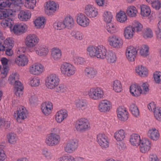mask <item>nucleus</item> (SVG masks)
<instances>
[{
	"mask_svg": "<svg viewBox=\"0 0 161 161\" xmlns=\"http://www.w3.org/2000/svg\"><path fill=\"white\" fill-rule=\"evenodd\" d=\"M88 97L93 100L98 101L104 98V92L101 88L98 87H92L88 91Z\"/></svg>",
	"mask_w": 161,
	"mask_h": 161,
	"instance_id": "f257e3e1",
	"label": "nucleus"
},
{
	"mask_svg": "<svg viewBox=\"0 0 161 161\" xmlns=\"http://www.w3.org/2000/svg\"><path fill=\"white\" fill-rule=\"evenodd\" d=\"M59 81V79L57 75L54 73L51 74L46 77L45 84L48 89H53L58 86Z\"/></svg>",
	"mask_w": 161,
	"mask_h": 161,
	"instance_id": "f03ea898",
	"label": "nucleus"
},
{
	"mask_svg": "<svg viewBox=\"0 0 161 161\" xmlns=\"http://www.w3.org/2000/svg\"><path fill=\"white\" fill-rule=\"evenodd\" d=\"M79 146V140L76 138L68 139L65 143L64 149L67 153H71L75 152Z\"/></svg>",
	"mask_w": 161,
	"mask_h": 161,
	"instance_id": "7ed1b4c3",
	"label": "nucleus"
},
{
	"mask_svg": "<svg viewBox=\"0 0 161 161\" xmlns=\"http://www.w3.org/2000/svg\"><path fill=\"white\" fill-rule=\"evenodd\" d=\"M60 69L63 75L68 77L74 75L76 71L75 67L72 64L67 62L61 65Z\"/></svg>",
	"mask_w": 161,
	"mask_h": 161,
	"instance_id": "20e7f679",
	"label": "nucleus"
},
{
	"mask_svg": "<svg viewBox=\"0 0 161 161\" xmlns=\"http://www.w3.org/2000/svg\"><path fill=\"white\" fill-rule=\"evenodd\" d=\"M107 41L110 46L117 49L121 47L123 44V40L119 36L116 35L109 36L107 38Z\"/></svg>",
	"mask_w": 161,
	"mask_h": 161,
	"instance_id": "39448f33",
	"label": "nucleus"
},
{
	"mask_svg": "<svg viewBox=\"0 0 161 161\" xmlns=\"http://www.w3.org/2000/svg\"><path fill=\"white\" fill-rule=\"evenodd\" d=\"M75 127L78 131H85L90 129V124L89 121L87 119L81 118L76 121Z\"/></svg>",
	"mask_w": 161,
	"mask_h": 161,
	"instance_id": "423d86ee",
	"label": "nucleus"
},
{
	"mask_svg": "<svg viewBox=\"0 0 161 161\" xmlns=\"http://www.w3.org/2000/svg\"><path fill=\"white\" fill-rule=\"evenodd\" d=\"M60 141L61 138L59 135L56 133H50L46 136L45 142L47 146L52 147L58 145Z\"/></svg>",
	"mask_w": 161,
	"mask_h": 161,
	"instance_id": "0eeeda50",
	"label": "nucleus"
},
{
	"mask_svg": "<svg viewBox=\"0 0 161 161\" xmlns=\"http://www.w3.org/2000/svg\"><path fill=\"white\" fill-rule=\"evenodd\" d=\"M29 73L34 75H40L44 71V66L41 63H35L30 65L28 68Z\"/></svg>",
	"mask_w": 161,
	"mask_h": 161,
	"instance_id": "6e6552de",
	"label": "nucleus"
},
{
	"mask_svg": "<svg viewBox=\"0 0 161 161\" xmlns=\"http://www.w3.org/2000/svg\"><path fill=\"white\" fill-rule=\"evenodd\" d=\"M39 42V39L37 35L34 34H30L25 39V43L28 48L35 47Z\"/></svg>",
	"mask_w": 161,
	"mask_h": 161,
	"instance_id": "1a4fd4ad",
	"label": "nucleus"
},
{
	"mask_svg": "<svg viewBox=\"0 0 161 161\" xmlns=\"http://www.w3.org/2000/svg\"><path fill=\"white\" fill-rule=\"evenodd\" d=\"M28 116V111L24 106H21L17 110L14 112V116L17 121L20 122L21 121L27 118Z\"/></svg>",
	"mask_w": 161,
	"mask_h": 161,
	"instance_id": "9d476101",
	"label": "nucleus"
},
{
	"mask_svg": "<svg viewBox=\"0 0 161 161\" xmlns=\"http://www.w3.org/2000/svg\"><path fill=\"white\" fill-rule=\"evenodd\" d=\"M59 8L58 4L53 1H49L45 6V12L48 15H53Z\"/></svg>",
	"mask_w": 161,
	"mask_h": 161,
	"instance_id": "9b49d317",
	"label": "nucleus"
},
{
	"mask_svg": "<svg viewBox=\"0 0 161 161\" xmlns=\"http://www.w3.org/2000/svg\"><path fill=\"white\" fill-rule=\"evenodd\" d=\"M77 23L82 27H86L88 26L90 23L89 18L84 14L79 13L76 16Z\"/></svg>",
	"mask_w": 161,
	"mask_h": 161,
	"instance_id": "f8f14e48",
	"label": "nucleus"
},
{
	"mask_svg": "<svg viewBox=\"0 0 161 161\" xmlns=\"http://www.w3.org/2000/svg\"><path fill=\"white\" fill-rule=\"evenodd\" d=\"M97 142L102 149L108 147L109 141L108 137L104 134L99 133L97 136Z\"/></svg>",
	"mask_w": 161,
	"mask_h": 161,
	"instance_id": "ddd939ff",
	"label": "nucleus"
},
{
	"mask_svg": "<svg viewBox=\"0 0 161 161\" xmlns=\"http://www.w3.org/2000/svg\"><path fill=\"white\" fill-rule=\"evenodd\" d=\"M137 54V51L136 48L132 46L128 47L125 50V56L127 59L130 62L134 61Z\"/></svg>",
	"mask_w": 161,
	"mask_h": 161,
	"instance_id": "4468645a",
	"label": "nucleus"
},
{
	"mask_svg": "<svg viewBox=\"0 0 161 161\" xmlns=\"http://www.w3.org/2000/svg\"><path fill=\"white\" fill-rule=\"evenodd\" d=\"M139 146L141 152L144 153H147L151 147V141L147 138H142Z\"/></svg>",
	"mask_w": 161,
	"mask_h": 161,
	"instance_id": "2eb2a0df",
	"label": "nucleus"
},
{
	"mask_svg": "<svg viewBox=\"0 0 161 161\" xmlns=\"http://www.w3.org/2000/svg\"><path fill=\"white\" fill-rule=\"evenodd\" d=\"M116 113L119 120L122 121H125L129 117V113L126 108L124 107H118L117 109Z\"/></svg>",
	"mask_w": 161,
	"mask_h": 161,
	"instance_id": "dca6fc26",
	"label": "nucleus"
},
{
	"mask_svg": "<svg viewBox=\"0 0 161 161\" xmlns=\"http://www.w3.org/2000/svg\"><path fill=\"white\" fill-rule=\"evenodd\" d=\"M84 13L87 17L90 18H95L98 15L97 9L91 5H88L85 7Z\"/></svg>",
	"mask_w": 161,
	"mask_h": 161,
	"instance_id": "f3484780",
	"label": "nucleus"
},
{
	"mask_svg": "<svg viewBox=\"0 0 161 161\" xmlns=\"http://www.w3.org/2000/svg\"><path fill=\"white\" fill-rule=\"evenodd\" d=\"M29 51L31 52L35 51L36 54L40 57H45L49 53L48 47L44 45L35 47L34 49H30Z\"/></svg>",
	"mask_w": 161,
	"mask_h": 161,
	"instance_id": "a211bd4d",
	"label": "nucleus"
},
{
	"mask_svg": "<svg viewBox=\"0 0 161 161\" xmlns=\"http://www.w3.org/2000/svg\"><path fill=\"white\" fill-rule=\"evenodd\" d=\"M147 137L153 141H157L160 138V135L158 130L155 127H150L147 133Z\"/></svg>",
	"mask_w": 161,
	"mask_h": 161,
	"instance_id": "6ab92c4d",
	"label": "nucleus"
},
{
	"mask_svg": "<svg viewBox=\"0 0 161 161\" xmlns=\"http://www.w3.org/2000/svg\"><path fill=\"white\" fill-rule=\"evenodd\" d=\"M41 108L43 114L45 116H48L52 113L53 109L52 103L49 101L43 103L41 106Z\"/></svg>",
	"mask_w": 161,
	"mask_h": 161,
	"instance_id": "aec40b11",
	"label": "nucleus"
},
{
	"mask_svg": "<svg viewBox=\"0 0 161 161\" xmlns=\"http://www.w3.org/2000/svg\"><path fill=\"white\" fill-rule=\"evenodd\" d=\"M112 108L110 102L107 100H103L100 102L98 105V109L101 112H109Z\"/></svg>",
	"mask_w": 161,
	"mask_h": 161,
	"instance_id": "412c9836",
	"label": "nucleus"
},
{
	"mask_svg": "<svg viewBox=\"0 0 161 161\" xmlns=\"http://www.w3.org/2000/svg\"><path fill=\"white\" fill-rule=\"evenodd\" d=\"M68 115V112L65 109H61L56 112L55 120L58 123H61L66 119Z\"/></svg>",
	"mask_w": 161,
	"mask_h": 161,
	"instance_id": "4be33fe9",
	"label": "nucleus"
},
{
	"mask_svg": "<svg viewBox=\"0 0 161 161\" xmlns=\"http://www.w3.org/2000/svg\"><path fill=\"white\" fill-rule=\"evenodd\" d=\"M130 91L131 95L136 97L140 96L142 93L141 86L137 84L131 85L130 87Z\"/></svg>",
	"mask_w": 161,
	"mask_h": 161,
	"instance_id": "5701e85b",
	"label": "nucleus"
},
{
	"mask_svg": "<svg viewBox=\"0 0 161 161\" xmlns=\"http://www.w3.org/2000/svg\"><path fill=\"white\" fill-rule=\"evenodd\" d=\"M28 62V57L24 54H20L15 60V62L19 66H25L27 65Z\"/></svg>",
	"mask_w": 161,
	"mask_h": 161,
	"instance_id": "b1692460",
	"label": "nucleus"
},
{
	"mask_svg": "<svg viewBox=\"0 0 161 161\" xmlns=\"http://www.w3.org/2000/svg\"><path fill=\"white\" fill-rule=\"evenodd\" d=\"M27 29V26L26 25L23 23L17 24L14 25L11 31L14 34H18L25 32Z\"/></svg>",
	"mask_w": 161,
	"mask_h": 161,
	"instance_id": "393cba45",
	"label": "nucleus"
},
{
	"mask_svg": "<svg viewBox=\"0 0 161 161\" xmlns=\"http://www.w3.org/2000/svg\"><path fill=\"white\" fill-rule=\"evenodd\" d=\"M107 52V50L105 47L102 45H98L95 58L102 59H105L106 57Z\"/></svg>",
	"mask_w": 161,
	"mask_h": 161,
	"instance_id": "a878e982",
	"label": "nucleus"
},
{
	"mask_svg": "<svg viewBox=\"0 0 161 161\" xmlns=\"http://www.w3.org/2000/svg\"><path fill=\"white\" fill-rule=\"evenodd\" d=\"M135 71L136 73L138 75L142 77L147 76L148 74V70L144 66L138 65L136 67Z\"/></svg>",
	"mask_w": 161,
	"mask_h": 161,
	"instance_id": "bb28decb",
	"label": "nucleus"
},
{
	"mask_svg": "<svg viewBox=\"0 0 161 161\" xmlns=\"http://www.w3.org/2000/svg\"><path fill=\"white\" fill-rule=\"evenodd\" d=\"M14 91L16 96L20 97L23 94V86L21 82L19 81L16 80L14 83Z\"/></svg>",
	"mask_w": 161,
	"mask_h": 161,
	"instance_id": "cd10ccee",
	"label": "nucleus"
},
{
	"mask_svg": "<svg viewBox=\"0 0 161 161\" xmlns=\"http://www.w3.org/2000/svg\"><path fill=\"white\" fill-rule=\"evenodd\" d=\"M31 13L28 10H22L18 14V18L21 21H26L30 19L31 17Z\"/></svg>",
	"mask_w": 161,
	"mask_h": 161,
	"instance_id": "c85d7f7f",
	"label": "nucleus"
},
{
	"mask_svg": "<svg viewBox=\"0 0 161 161\" xmlns=\"http://www.w3.org/2000/svg\"><path fill=\"white\" fill-rule=\"evenodd\" d=\"M57 161H85L84 158L77 157L75 158L70 155L63 156L58 158Z\"/></svg>",
	"mask_w": 161,
	"mask_h": 161,
	"instance_id": "c756f323",
	"label": "nucleus"
},
{
	"mask_svg": "<svg viewBox=\"0 0 161 161\" xmlns=\"http://www.w3.org/2000/svg\"><path fill=\"white\" fill-rule=\"evenodd\" d=\"M52 58L55 61L60 60L62 56V52L61 50L58 47H54L51 50Z\"/></svg>",
	"mask_w": 161,
	"mask_h": 161,
	"instance_id": "7c9ffc66",
	"label": "nucleus"
},
{
	"mask_svg": "<svg viewBox=\"0 0 161 161\" xmlns=\"http://www.w3.org/2000/svg\"><path fill=\"white\" fill-rule=\"evenodd\" d=\"M135 33V31L133 30L131 25H129L124 29L123 35L125 39H126L130 40L132 39Z\"/></svg>",
	"mask_w": 161,
	"mask_h": 161,
	"instance_id": "2f4dec72",
	"label": "nucleus"
},
{
	"mask_svg": "<svg viewBox=\"0 0 161 161\" xmlns=\"http://www.w3.org/2000/svg\"><path fill=\"white\" fill-rule=\"evenodd\" d=\"M98 45L97 46L90 45L86 48L87 54L91 58H95Z\"/></svg>",
	"mask_w": 161,
	"mask_h": 161,
	"instance_id": "473e14b6",
	"label": "nucleus"
},
{
	"mask_svg": "<svg viewBox=\"0 0 161 161\" xmlns=\"http://www.w3.org/2000/svg\"><path fill=\"white\" fill-rule=\"evenodd\" d=\"M140 14L144 18H149L151 15V10L150 8L147 5L142 4L140 6Z\"/></svg>",
	"mask_w": 161,
	"mask_h": 161,
	"instance_id": "72a5a7b5",
	"label": "nucleus"
},
{
	"mask_svg": "<svg viewBox=\"0 0 161 161\" xmlns=\"http://www.w3.org/2000/svg\"><path fill=\"white\" fill-rule=\"evenodd\" d=\"M116 19L118 22L125 23L127 20L128 17L124 11L120 10L117 13Z\"/></svg>",
	"mask_w": 161,
	"mask_h": 161,
	"instance_id": "f704fd0d",
	"label": "nucleus"
},
{
	"mask_svg": "<svg viewBox=\"0 0 161 161\" xmlns=\"http://www.w3.org/2000/svg\"><path fill=\"white\" fill-rule=\"evenodd\" d=\"M111 87L113 90L117 93H119L123 90L121 82L117 80H115L111 82Z\"/></svg>",
	"mask_w": 161,
	"mask_h": 161,
	"instance_id": "c9c22d12",
	"label": "nucleus"
},
{
	"mask_svg": "<svg viewBox=\"0 0 161 161\" xmlns=\"http://www.w3.org/2000/svg\"><path fill=\"white\" fill-rule=\"evenodd\" d=\"M46 20L43 16L37 17L34 21L35 27L38 29L43 28L45 24Z\"/></svg>",
	"mask_w": 161,
	"mask_h": 161,
	"instance_id": "e433bc0d",
	"label": "nucleus"
},
{
	"mask_svg": "<svg viewBox=\"0 0 161 161\" xmlns=\"http://www.w3.org/2000/svg\"><path fill=\"white\" fill-rule=\"evenodd\" d=\"M141 140L140 135L137 134H132L130 138V142L131 144L136 147L139 146Z\"/></svg>",
	"mask_w": 161,
	"mask_h": 161,
	"instance_id": "4c0bfd02",
	"label": "nucleus"
},
{
	"mask_svg": "<svg viewBox=\"0 0 161 161\" xmlns=\"http://www.w3.org/2000/svg\"><path fill=\"white\" fill-rule=\"evenodd\" d=\"M63 22L64 25L65 26V28L67 29H70L74 26V19L72 16L70 15L65 17Z\"/></svg>",
	"mask_w": 161,
	"mask_h": 161,
	"instance_id": "58836bf2",
	"label": "nucleus"
},
{
	"mask_svg": "<svg viewBox=\"0 0 161 161\" xmlns=\"http://www.w3.org/2000/svg\"><path fill=\"white\" fill-rule=\"evenodd\" d=\"M84 72L86 76L91 79L94 78L97 73V69L92 67L86 68L84 70Z\"/></svg>",
	"mask_w": 161,
	"mask_h": 161,
	"instance_id": "ea45409f",
	"label": "nucleus"
},
{
	"mask_svg": "<svg viewBox=\"0 0 161 161\" xmlns=\"http://www.w3.org/2000/svg\"><path fill=\"white\" fill-rule=\"evenodd\" d=\"M126 135L125 130L120 129L116 131L114 133V137L118 142H121L124 140Z\"/></svg>",
	"mask_w": 161,
	"mask_h": 161,
	"instance_id": "a19ab883",
	"label": "nucleus"
},
{
	"mask_svg": "<svg viewBox=\"0 0 161 161\" xmlns=\"http://www.w3.org/2000/svg\"><path fill=\"white\" fill-rule=\"evenodd\" d=\"M107 62L110 64H113L115 63L117 58L115 53L112 51L107 52V55L105 58Z\"/></svg>",
	"mask_w": 161,
	"mask_h": 161,
	"instance_id": "79ce46f5",
	"label": "nucleus"
},
{
	"mask_svg": "<svg viewBox=\"0 0 161 161\" xmlns=\"http://www.w3.org/2000/svg\"><path fill=\"white\" fill-rule=\"evenodd\" d=\"M126 13L130 17L133 18L137 15L138 10L135 6L130 5L127 7L126 10Z\"/></svg>",
	"mask_w": 161,
	"mask_h": 161,
	"instance_id": "37998d69",
	"label": "nucleus"
},
{
	"mask_svg": "<svg viewBox=\"0 0 161 161\" xmlns=\"http://www.w3.org/2000/svg\"><path fill=\"white\" fill-rule=\"evenodd\" d=\"M14 24V21L11 18L3 19L1 22V25L3 28H9L10 31H12V26Z\"/></svg>",
	"mask_w": 161,
	"mask_h": 161,
	"instance_id": "c03bdc74",
	"label": "nucleus"
},
{
	"mask_svg": "<svg viewBox=\"0 0 161 161\" xmlns=\"http://www.w3.org/2000/svg\"><path fill=\"white\" fill-rule=\"evenodd\" d=\"M6 136L8 143L11 144H15L18 140L17 134L14 132L9 133Z\"/></svg>",
	"mask_w": 161,
	"mask_h": 161,
	"instance_id": "a18cd8bd",
	"label": "nucleus"
},
{
	"mask_svg": "<svg viewBox=\"0 0 161 161\" xmlns=\"http://www.w3.org/2000/svg\"><path fill=\"white\" fill-rule=\"evenodd\" d=\"M76 107L82 110H85L87 106V104L86 100L83 99L77 100L75 102Z\"/></svg>",
	"mask_w": 161,
	"mask_h": 161,
	"instance_id": "49530a36",
	"label": "nucleus"
},
{
	"mask_svg": "<svg viewBox=\"0 0 161 161\" xmlns=\"http://www.w3.org/2000/svg\"><path fill=\"white\" fill-rule=\"evenodd\" d=\"M142 35L146 39L151 38L153 36V33L151 28L147 27L144 29Z\"/></svg>",
	"mask_w": 161,
	"mask_h": 161,
	"instance_id": "de8ad7c7",
	"label": "nucleus"
},
{
	"mask_svg": "<svg viewBox=\"0 0 161 161\" xmlns=\"http://www.w3.org/2000/svg\"><path fill=\"white\" fill-rule=\"evenodd\" d=\"M28 83L29 85L32 87H37L40 84V78L36 76L31 77L29 79Z\"/></svg>",
	"mask_w": 161,
	"mask_h": 161,
	"instance_id": "09e8293b",
	"label": "nucleus"
},
{
	"mask_svg": "<svg viewBox=\"0 0 161 161\" xmlns=\"http://www.w3.org/2000/svg\"><path fill=\"white\" fill-rule=\"evenodd\" d=\"M106 29L109 33L113 34L117 31L118 28L115 24L110 22L107 24Z\"/></svg>",
	"mask_w": 161,
	"mask_h": 161,
	"instance_id": "8fccbe9b",
	"label": "nucleus"
},
{
	"mask_svg": "<svg viewBox=\"0 0 161 161\" xmlns=\"http://www.w3.org/2000/svg\"><path fill=\"white\" fill-rule=\"evenodd\" d=\"M129 110L132 114L136 117H137L139 114L138 108L136 105L134 103H131L129 105Z\"/></svg>",
	"mask_w": 161,
	"mask_h": 161,
	"instance_id": "3c124183",
	"label": "nucleus"
},
{
	"mask_svg": "<svg viewBox=\"0 0 161 161\" xmlns=\"http://www.w3.org/2000/svg\"><path fill=\"white\" fill-rule=\"evenodd\" d=\"M103 20L106 23H110L113 18V15L112 13L109 11H104L102 14Z\"/></svg>",
	"mask_w": 161,
	"mask_h": 161,
	"instance_id": "603ef678",
	"label": "nucleus"
},
{
	"mask_svg": "<svg viewBox=\"0 0 161 161\" xmlns=\"http://www.w3.org/2000/svg\"><path fill=\"white\" fill-rule=\"evenodd\" d=\"M14 12H15L14 10L13 11L11 9H4V10L0 11V19H2L3 17L7 18L12 15Z\"/></svg>",
	"mask_w": 161,
	"mask_h": 161,
	"instance_id": "864d4df0",
	"label": "nucleus"
},
{
	"mask_svg": "<svg viewBox=\"0 0 161 161\" xmlns=\"http://www.w3.org/2000/svg\"><path fill=\"white\" fill-rule=\"evenodd\" d=\"M131 27L133 30L136 32L141 31L143 28L142 25L137 21L135 20L132 22Z\"/></svg>",
	"mask_w": 161,
	"mask_h": 161,
	"instance_id": "5fc2aeb1",
	"label": "nucleus"
},
{
	"mask_svg": "<svg viewBox=\"0 0 161 161\" xmlns=\"http://www.w3.org/2000/svg\"><path fill=\"white\" fill-rule=\"evenodd\" d=\"M72 61L75 64L81 65L85 62V61L84 58L75 54L73 56Z\"/></svg>",
	"mask_w": 161,
	"mask_h": 161,
	"instance_id": "6e6d98bb",
	"label": "nucleus"
},
{
	"mask_svg": "<svg viewBox=\"0 0 161 161\" xmlns=\"http://www.w3.org/2000/svg\"><path fill=\"white\" fill-rule=\"evenodd\" d=\"M4 45L6 48H12L14 45V41L12 38H7L4 41Z\"/></svg>",
	"mask_w": 161,
	"mask_h": 161,
	"instance_id": "4d7b16f0",
	"label": "nucleus"
},
{
	"mask_svg": "<svg viewBox=\"0 0 161 161\" xmlns=\"http://www.w3.org/2000/svg\"><path fill=\"white\" fill-rule=\"evenodd\" d=\"M25 0L24 6L26 8L30 9H33L36 7V0Z\"/></svg>",
	"mask_w": 161,
	"mask_h": 161,
	"instance_id": "13d9d810",
	"label": "nucleus"
},
{
	"mask_svg": "<svg viewBox=\"0 0 161 161\" xmlns=\"http://www.w3.org/2000/svg\"><path fill=\"white\" fill-rule=\"evenodd\" d=\"M28 97V102L31 105H33L37 101V98L34 93H29Z\"/></svg>",
	"mask_w": 161,
	"mask_h": 161,
	"instance_id": "bf43d9fd",
	"label": "nucleus"
},
{
	"mask_svg": "<svg viewBox=\"0 0 161 161\" xmlns=\"http://www.w3.org/2000/svg\"><path fill=\"white\" fill-rule=\"evenodd\" d=\"M71 35L75 39L78 40H81L83 38L82 33L79 31H73L71 33Z\"/></svg>",
	"mask_w": 161,
	"mask_h": 161,
	"instance_id": "052dcab7",
	"label": "nucleus"
},
{
	"mask_svg": "<svg viewBox=\"0 0 161 161\" xmlns=\"http://www.w3.org/2000/svg\"><path fill=\"white\" fill-rule=\"evenodd\" d=\"M149 47L147 45H143L141 47L140 53L141 55L146 56L148 54Z\"/></svg>",
	"mask_w": 161,
	"mask_h": 161,
	"instance_id": "680f3d73",
	"label": "nucleus"
},
{
	"mask_svg": "<svg viewBox=\"0 0 161 161\" xmlns=\"http://www.w3.org/2000/svg\"><path fill=\"white\" fill-rule=\"evenodd\" d=\"M7 7H13L10 2L8 0H0V9H3Z\"/></svg>",
	"mask_w": 161,
	"mask_h": 161,
	"instance_id": "e2e57ef3",
	"label": "nucleus"
},
{
	"mask_svg": "<svg viewBox=\"0 0 161 161\" xmlns=\"http://www.w3.org/2000/svg\"><path fill=\"white\" fill-rule=\"evenodd\" d=\"M153 113L156 119L159 121H161V108L157 107V108L154 110Z\"/></svg>",
	"mask_w": 161,
	"mask_h": 161,
	"instance_id": "0e129e2a",
	"label": "nucleus"
},
{
	"mask_svg": "<svg viewBox=\"0 0 161 161\" xmlns=\"http://www.w3.org/2000/svg\"><path fill=\"white\" fill-rule=\"evenodd\" d=\"M19 79V75L16 73H12L9 76L8 81L11 84H14L16 81V80Z\"/></svg>",
	"mask_w": 161,
	"mask_h": 161,
	"instance_id": "69168bd1",
	"label": "nucleus"
},
{
	"mask_svg": "<svg viewBox=\"0 0 161 161\" xmlns=\"http://www.w3.org/2000/svg\"><path fill=\"white\" fill-rule=\"evenodd\" d=\"M153 77L155 82L157 84L161 83V72L156 71L153 74Z\"/></svg>",
	"mask_w": 161,
	"mask_h": 161,
	"instance_id": "338daca9",
	"label": "nucleus"
},
{
	"mask_svg": "<svg viewBox=\"0 0 161 161\" xmlns=\"http://www.w3.org/2000/svg\"><path fill=\"white\" fill-rule=\"evenodd\" d=\"M155 34L158 39H161V21H159L157 27L155 29Z\"/></svg>",
	"mask_w": 161,
	"mask_h": 161,
	"instance_id": "774afa93",
	"label": "nucleus"
}]
</instances>
